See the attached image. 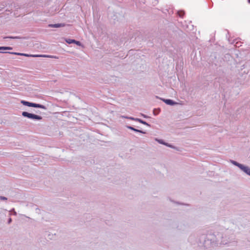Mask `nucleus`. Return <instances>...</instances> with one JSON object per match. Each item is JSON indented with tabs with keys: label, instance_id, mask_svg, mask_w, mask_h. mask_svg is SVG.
Instances as JSON below:
<instances>
[{
	"label": "nucleus",
	"instance_id": "2eb2a0df",
	"mask_svg": "<svg viewBox=\"0 0 250 250\" xmlns=\"http://www.w3.org/2000/svg\"><path fill=\"white\" fill-rule=\"evenodd\" d=\"M178 14L179 15V16L180 17H182L184 15V12L183 11H178Z\"/></svg>",
	"mask_w": 250,
	"mask_h": 250
},
{
	"label": "nucleus",
	"instance_id": "b1692460",
	"mask_svg": "<svg viewBox=\"0 0 250 250\" xmlns=\"http://www.w3.org/2000/svg\"><path fill=\"white\" fill-rule=\"evenodd\" d=\"M249 3H250V0H248Z\"/></svg>",
	"mask_w": 250,
	"mask_h": 250
},
{
	"label": "nucleus",
	"instance_id": "9d476101",
	"mask_svg": "<svg viewBox=\"0 0 250 250\" xmlns=\"http://www.w3.org/2000/svg\"><path fill=\"white\" fill-rule=\"evenodd\" d=\"M64 26V24H63V23H57V24L49 25V27H54V28H59V27H63Z\"/></svg>",
	"mask_w": 250,
	"mask_h": 250
},
{
	"label": "nucleus",
	"instance_id": "0eeeda50",
	"mask_svg": "<svg viewBox=\"0 0 250 250\" xmlns=\"http://www.w3.org/2000/svg\"><path fill=\"white\" fill-rule=\"evenodd\" d=\"M65 42L68 43V44H71L72 43H75L77 45L80 46L81 45V43L79 41H76L73 39H67L65 40Z\"/></svg>",
	"mask_w": 250,
	"mask_h": 250
},
{
	"label": "nucleus",
	"instance_id": "39448f33",
	"mask_svg": "<svg viewBox=\"0 0 250 250\" xmlns=\"http://www.w3.org/2000/svg\"><path fill=\"white\" fill-rule=\"evenodd\" d=\"M22 115L24 117L35 120H41L42 119V117L41 116L30 113L26 111H23L22 112Z\"/></svg>",
	"mask_w": 250,
	"mask_h": 250
},
{
	"label": "nucleus",
	"instance_id": "5701e85b",
	"mask_svg": "<svg viewBox=\"0 0 250 250\" xmlns=\"http://www.w3.org/2000/svg\"><path fill=\"white\" fill-rule=\"evenodd\" d=\"M0 53H5L4 52L1 51Z\"/></svg>",
	"mask_w": 250,
	"mask_h": 250
},
{
	"label": "nucleus",
	"instance_id": "4be33fe9",
	"mask_svg": "<svg viewBox=\"0 0 250 250\" xmlns=\"http://www.w3.org/2000/svg\"><path fill=\"white\" fill-rule=\"evenodd\" d=\"M142 116H144L145 118H146L147 116L145 115L142 114Z\"/></svg>",
	"mask_w": 250,
	"mask_h": 250
},
{
	"label": "nucleus",
	"instance_id": "f8f14e48",
	"mask_svg": "<svg viewBox=\"0 0 250 250\" xmlns=\"http://www.w3.org/2000/svg\"><path fill=\"white\" fill-rule=\"evenodd\" d=\"M12 49L13 48L11 47H9V46H0V50H12Z\"/></svg>",
	"mask_w": 250,
	"mask_h": 250
},
{
	"label": "nucleus",
	"instance_id": "f257e3e1",
	"mask_svg": "<svg viewBox=\"0 0 250 250\" xmlns=\"http://www.w3.org/2000/svg\"><path fill=\"white\" fill-rule=\"evenodd\" d=\"M215 232L217 239L218 240V245H236L237 244L233 230L221 229L220 231Z\"/></svg>",
	"mask_w": 250,
	"mask_h": 250
},
{
	"label": "nucleus",
	"instance_id": "1a4fd4ad",
	"mask_svg": "<svg viewBox=\"0 0 250 250\" xmlns=\"http://www.w3.org/2000/svg\"><path fill=\"white\" fill-rule=\"evenodd\" d=\"M126 127L128 129H130L135 132H139V133H143V134H146V132H145V131H143L141 130H139V129H136V128H135L134 127L131 126H126Z\"/></svg>",
	"mask_w": 250,
	"mask_h": 250
},
{
	"label": "nucleus",
	"instance_id": "6ab92c4d",
	"mask_svg": "<svg viewBox=\"0 0 250 250\" xmlns=\"http://www.w3.org/2000/svg\"><path fill=\"white\" fill-rule=\"evenodd\" d=\"M160 110V109H158V112H157V111H156V109H154V110H153V113H154V114L155 115H157V114L159 113V112Z\"/></svg>",
	"mask_w": 250,
	"mask_h": 250
},
{
	"label": "nucleus",
	"instance_id": "ddd939ff",
	"mask_svg": "<svg viewBox=\"0 0 250 250\" xmlns=\"http://www.w3.org/2000/svg\"><path fill=\"white\" fill-rule=\"evenodd\" d=\"M123 117L124 118L129 119L130 120L135 121H136V120H137L138 119V118H135L131 117H127L123 116Z\"/></svg>",
	"mask_w": 250,
	"mask_h": 250
},
{
	"label": "nucleus",
	"instance_id": "6e6552de",
	"mask_svg": "<svg viewBox=\"0 0 250 250\" xmlns=\"http://www.w3.org/2000/svg\"><path fill=\"white\" fill-rule=\"evenodd\" d=\"M162 100L168 105H174L177 104V103L171 99H163Z\"/></svg>",
	"mask_w": 250,
	"mask_h": 250
},
{
	"label": "nucleus",
	"instance_id": "aec40b11",
	"mask_svg": "<svg viewBox=\"0 0 250 250\" xmlns=\"http://www.w3.org/2000/svg\"><path fill=\"white\" fill-rule=\"evenodd\" d=\"M11 211H13V213L14 214V215H17V212L15 211V209L14 208H13L12 210H11Z\"/></svg>",
	"mask_w": 250,
	"mask_h": 250
},
{
	"label": "nucleus",
	"instance_id": "20e7f679",
	"mask_svg": "<svg viewBox=\"0 0 250 250\" xmlns=\"http://www.w3.org/2000/svg\"><path fill=\"white\" fill-rule=\"evenodd\" d=\"M21 103L24 105L29 106V107L40 108H42V109H46V107L42 104L31 103V102H29L24 101V100L21 101Z\"/></svg>",
	"mask_w": 250,
	"mask_h": 250
},
{
	"label": "nucleus",
	"instance_id": "9b49d317",
	"mask_svg": "<svg viewBox=\"0 0 250 250\" xmlns=\"http://www.w3.org/2000/svg\"><path fill=\"white\" fill-rule=\"evenodd\" d=\"M136 122H138L143 125H146L149 127L150 126V125L147 123L146 121H143V120L138 118L137 120H136Z\"/></svg>",
	"mask_w": 250,
	"mask_h": 250
},
{
	"label": "nucleus",
	"instance_id": "a211bd4d",
	"mask_svg": "<svg viewBox=\"0 0 250 250\" xmlns=\"http://www.w3.org/2000/svg\"><path fill=\"white\" fill-rule=\"evenodd\" d=\"M0 200L6 201L7 200V198L5 197L0 196Z\"/></svg>",
	"mask_w": 250,
	"mask_h": 250
},
{
	"label": "nucleus",
	"instance_id": "7ed1b4c3",
	"mask_svg": "<svg viewBox=\"0 0 250 250\" xmlns=\"http://www.w3.org/2000/svg\"><path fill=\"white\" fill-rule=\"evenodd\" d=\"M230 163L233 165L238 167L242 171L245 172L246 174L250 176V167L243 165L241 164L238 163L237 162L234 160H230Z\"/></svg>",
	"mask_w": 250,
	"mask_h": 250
},
{
	"label": "nucleus",
	"instance_id": "412c9836",
	"mask_svg": "<svg viewBox=\"0 0 250 250\" xmlns=\"http://www.w3.org/2000/svg\"><path fill=\"white\" fill-rule=\"evenodd\" d=\"M12 222V219L11 218H9L8 220V224H9Z\"/></svg>",
	"mask_w": 250,
	"mask_h": 250
},
{
	"label": "nucleus",
	"instance_id": "4468645a",
	"mask_svg": "<svg viewBox=\"0 0 250 250\" xmlns=\"http://www.w3.org/2000/svg\"><path fill=\"white\" fill-rule=\"evenodd\" d=\"M156 141H157L159 143L161 144H163V145H164L165 144V142L162 140H159V139H155Z\"/></svg>",
	"mask_w": 250,
	"mask_h": 250
},
{
	"label": "nucleus",
	"instance_id": "dca6fc26",
	"mask_svg": "<svg viewBox=\"0 0 250 250\" xmlns=\"http://www.w3.org/2000/svg\"><path fill=\"white\" fill-rule=\"evenodd\" d=\"M4 39H7V38H10V39H19L20 38L19 37H12V36H10V37H4Z\"/></svg>",
	"mask_w": 250,
	"mask_h": 250
},
{
	"label": "nucleus",
	"instance_id": "f3484780",
	"mask_svg": "<svg viewBox=\"0 0 250 250\" xmlns=\"http://www.w3.org/2000/svg\"><path fill=\"white\" fill-rule=\"evenodd\" d=\"M165 145L166 146H167L168 147H171V148H174V147L172 145H171L170 144H168L167 143H165Z\"/></svg>",
	"mask_w": 250,
	"mask_h": 250
},
{
	"label": "nucleus",
	"instance_id": "423d86ee",
	"mask_svg": "<svg viewBox=\"0 0 250 250\" xmlns=\"http://www.w3.org/2000/svg\"><path fill=\"white\" fill-rule=\"evenodd\" d=\"M10 54L20 55V56H24L26 57H45V55H28L27 54L21 53H16V52H8Z\"/></svg>",
	"mask_w": 250,
	"mask_h": 250
},
{
	"label": "nucleus",
	"instance_id": "f03ea898",
	"mask_svg": "<svg viewBox=\"0 0 250 250\" xmlns=\"http://www.w3.org/2000/svg\"><path fill=\"white\" fill-rule=\"evenodd\" d=\"M203 237L204 239L203 245L206 250H211L218 245V240L215 232L213 233H208Z\"/></svg>",
	"mask_w": 250,
	"mask_h": 250
}]
</instances>
